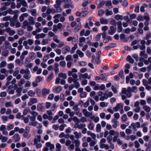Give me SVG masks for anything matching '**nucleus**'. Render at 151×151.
<instances>
[{"label": "nucleus", "instance_id": "f257e3e1", "mask_svg": "<svg viewBox=\"0 0 151 151\" xmlns=\"http://www.w3.org/2000/svg\"><path fill=\"white\" fill-rule=\"evenodd\" d=\"M20 72L21 74H24L23 77L26 80H29L31 77L30 72L28 68L25 69H21L20 70Z\"/></svg>", "mask_w": 151, "mask_h": 151}, {"label": "nucleus", "instance_id": "f03ea898", "mask_svg": "<svg viewBox=\"0 0 151 151\" xmlns=\"http://www.w3.org/2000/svg\"><path fill=\"white\" fill-rule=\"evenodd\" d=\"M13 77L12 75L9 76L6 78L7 82L6 83V86H9L10 83L12 85H15L14 87H17V85L15 84L16 82V78H14L13 79L12 81L10 82V81L12 79Z\"/></svg>", "mask_w": 151, "mask_h": 151}, {"label": "nucleus", "instance_id": "7ed1b4c3", "mask_svg": "<svg viewBox=\"0 0 151 151\" xmlns=\"http://www.w3.org/2000/svg\"><path fill=\"white\" fill-rule=\"evenodd\" d=\"M131 92H132V88L130 87H128L127 90L125 88H122V93L126 94L127 97L130 98L132 96V94L130 93Z\"/></svg>", "mask_w": 151, "mask_h": 151}, {"label": "nucleus", "instance_id": "20e7f679", "mask_svg": "<svg viewBox=\"0 0 151 151\" xmlns=\"http://www.w3.org/2000/svg\"><path fill=\"white\" fill-rule=\"evenodd\" d=\"M87 129L86 128H84L82 130V132L83 134H85L87 133L88 135L91 136L92 138L94 140L96 139V135L95 134L92 133L90 131H88L87 132Z\"/></svg>", "mask_w": 151, "mask_h": 151}, {"label": "nucleus", "instance_id": "39448f33", "mask_svg": "<svg viewBox=\"0 0 151 151\" xmlns=\"http://www.w3.org/2000/svg\"><path fill=\"white\" fill-rule=\"evenodd\" d=\"M34 43V40L32 39H29L25 41L23 43V45L25 46L26 49H28L29 48V46H31Z\"/></svg>", "mask_w": 151, "mask_h": 151}, {"label": "nucleus", "instance_id": "423d86ee", "mask_svg": "<svg viewBox=\"0 0 151 151\" xmlns=\"http://www.w3.org/2000/svg\"><path fill=\"white\" fill-rule=\"evenodd\" d=\"M82 112L83 114L86 117H89L91 118V117L93 115L92 112H89L86 109H83Z\"/></svg>", "mask_w": 151, "mask_h": 151}, {"label": "nucleus", "instance_id": "0eeeda50", "mask_svg": "<svg viewBox=\"0 0 151 151\" xmlns=\"http://www.w3.org/2000/svg\"><path fill=\"white\" fill-rule=\"evenodd\" d=\"M5 31L7 32L10 36H12L15 34V31L13 30H12L10 27L6 28Z\"/></svg>", "mask_w": 151, "mask_h": 151}, {"label": "nucleus", "instance_id": "6e6552de", "mask_svg": "<svg viewBox=\"0 0 151 151\" xmlns=\"http://www.w3.org/2000/svg\"><path fill=\"white\" fill-rule=\"evenodd\" d=\"M148 125L147 122H145L141 125V127L143 128L142 131L146 133L148 131V127H147Z\"/></svg>", "mask_w": 151, "mask_h": 151}, {"label": "nucleus", "instance_id": "1a4fd4ad", "mask_svg": "<svg viewBox=\"0 0 151 151\" xmlns=\"http://www.w3.org/2000/svg\"><path fill=\"white\" fill-rule=\"evenodd\" d=\"M38 102L37 99L36 98H32L30 99V101L28 103L29 106H32L34 104L37 103Z\"/></svg>", "mask_w": 151, "mask_h": 151}, {"label": "nucleus", "instance_id": "9d476101", "mask_svg": "<svg viewBox=\"0 0 151 151\" xmlns=\"http://www.w3.org/2000/svg\"><path fill=\"white\" fill-rule=\"evenodd\" d=\"M123 105L121 103L117 104L115 107L113 108V110L115 111H117L119 109H123Z\"/></svg>", "mask_w": 151, "mask_h": 151}, {"label": "nucleus", "instance_id": "9b49d317", "mask_svg": "<svg viewBox=\"0 0 151 151\" xmlns=\"http://www.w3.org/2000/svg\"><path fill=\"white\" fill-rule=\"evenodd\" d=\"M78 123H76L74 124V127L75 128H78L79 129H82L84 127H85L86 125L85 124H79Z\"/></svg>", "mask_w": 151, "mask_h": 151}, {"label": "nucleus", "instance_id": "f8f14e48", "mask_svg": "<svg viewBox=\"0 0 151 151\" xmlns=\"http://www.w3.org/2000/svg\"><path fill=\"white\" fill-rule=\"evenodd\" d=\"M50 90L45 88H43L42 91V95L43 96H45L46 95L48 94L50 92Z\"/></svg>", "mask_w": 151, "mask_h": 151}, {"label": "nucleus", "instance_id": "ddd939ff", "mask_svg": "<svg viewBox=\"0 0 151 151\" xmlns=\"http://www.w3.org/2000/svg\"><path fill=\"white\" fill-rule=\"evenodd\" d=\"M2 47H4L5 49L7 50L9 48L11 47L10 45V43L8 41H5L4 43L2 45Z\"/></svg>", "mask_w": 151, "mask_h": 151}, {"label": "nucleus", "instance_id": "4468645a", "mask_svg": "<svg viewBox=\"0 0 151 151\" xmlns=\"http://www.w3.org/2000/svg\"><path fill=\"white\" fill-rule=\"evenodd\" d=\"M65 3V5L64 7L65 8H68L70 7V6L71 4V0H63Z\"/></svg>", "mask_w": 151, "mask_h": 151}, {"label": "nucleus", "instance_id": "2eb2a0df", "mask_svg": "<svg viewBox=\"0 0 151 151\" xmlns=\"http://www.w3.org/2000/svg\"><path fill=\"white\" fill-rule=\"evenodd\" d=\"M46 147H49L50 150H53L55 148V145L54 144H52L50 142H48L45 144Z\"/></svg>", "mask_w": 151, "mask_h": 151}, {"label": "nucleus", "instance_id": "dca6fc26", "mask_svg": "<svg viewBox=\"0 0 151 151\" xmlns=\"http://www.w3.org/2000/svg\"><path fill=\"white\" fill-rule=\"evenodd\" d=\"M117 32H120L122 31V23L121 21H119L117 22Z\"/></svg>", "mask_w": 151, "mask_h": 151}, {"label": "nucleus", "instance_id": "f3484780", "mask_svg": "<svg viewBox=\"0 0 151 151\" xmlns=\"http://www.w3.org/2000/svg\"><path fill=\"white\" fill-rule=\"evenodd\" d=\"M79 78L81 79V78H88V79H90L91 78V76H88V74L87 73H86L83 74H81L79 76Z\"/></svg>", "mask_w": 151, "mask_h": 151}, {"label": "nucleus", "instance_id": "a211bd4d", "mask_svg": "<svg viewBox=\"0 0 151 151\" xmlns=\"http://www.w3.org/2000/svg\"><path fill=\"white\" fill-rule=\"evenodd\" d=\"M41 135L39 134L37 135L34 139V143L35 144H37V143L40 142L41 140Z\"/></svg>", "mask_w": 151, "mask_h": 151}, {"label": "nucleus", "instance_id": "6ab92c4d", "mask_svg": "<svg viewBox=\"0 0 151 151\" xmlns=\"http://www.w3.org/2000/svg\"><path fill=\"white\" fill-rule=\"evenodd\" d=\"M131 125L133 127L134 129H135L136 127L139 128L140 127V123L139 122H137L136 123H132Z\"/></svg>", "mask_w": 151, "mask_h": 151}, {"label": "nucleus", "instance_id": "aec40b11", "mask_svg": "<svg viewBox=\"0 0 151 151\" xmlns=\"http://www.w3.org/2000/svg\"><path fill=\"white\" fill-rule=\"evenodd\" d=\"M46 34L43 33L38 34L35 36V38L36 39H39L40 38L43 39L46 37Z\"/></svg>", "mask_w": 151, "mask_h": 151}, {"label": "nucleus", "instance_id": "412c9836", "mask_svg": "<svg viewBox=\"0 0 151 151\" xmlns=\"http://www.w3.org/2000/svg\"><path fill=\"white\" fill-rule=\"evenodd\" d=\"M110 29L109 31V33L111 35H113L116 31V28H114L112 26H111L110 27Z\"/></svg>", "mask_w": 151, "mask_h": 151}, {"label": "nucleus", "instance_id": "4be33fe9", "mask_svg": "<svg viewBox=\"0 0 151 151\" xmlns=\"http://www.w3.org/2000/svg\"><path fill=\"white\" fill-rule=\"evenodd\" d=\"M7 14H18V12L17 10L13 11L11 8H9L6 10Z\"/></svg>", "mask_w": 151, "mask_h": 151}, {"label": "nucleus", "instance_id": "5701e85b", "mask_svg": "<svg viewBox=\"0 0 151 151\" xmlns=\"http://www.w3.org/2000/svg\"><path fill=\"white\" fill-rule=\"evenodd\" d=\"M111 122L114 124L112 125V127L114 128H116L119 125L118 123L117 120L114 119L112 120Z\"/></svg>", "mask_w": 151, "mask_h": 151}, {"label": "nucleus", "instance_id": "b1692460", "mask_svg": "<svg viewBox=\"0 0 151 151\" xmlns=\"http://www.w3.org/2000/svg\"><path fill=\"white\" fill-rule=\"evenodd\" d=\"M0 72L1 73L4 74L6 76H7L9 75L8 71L4 68L0 69Z\"/></svg>", "mask_w": 151, "mask_h": 151}, {"label": "nucleus", "instance_id": "393cba45", "mask_svg": "<svg viewBox=\"0 0 151 151\" xmlns=\"http://www.w3.org/2000/svg\"><path fill=\"white\" fill-rule=\"evenodd\" d=\"M13 137L15 142L19 141L21 139L20 136L18 134H15L13 136Z\"/></svg>", "mask_w": 151, "mask_h": 151}, {"label": "nucleus", "instance_id": "a878e982", "mask_svg": "<svg viewBox=\"0 0 151 151\" xmlns=\"http://www.w3.org/2000/svg\"><path fill=\"white\" fill-rule=\"evenodd\" d=\"M70 50V47L68 46H66L63 48L62 51L64 54H66L67 52H69Z\"/></svg>", "mask_w": 151, "mask_h": 151}, {"label": "nucleus", "instance_id": "bb28decb", "mask_svg": "<svg viewBox=\"0 0 151 151\" xmlns=\"http://www.w3.org/2000/svg\"><path fill=\"white\" fill-rule=\"evenodd\" d=\"M84 9L85 11H83L81 12V17H83L86 16L88 13L87 11V8L85 7Z\"/></svg>", "mask_w": 151, "mask_h": 151}, {"label": "nucleus", "instance_id": "cd10ccee", "mask_svg": "<svg viewBox=\"0 0 151 151\" xmlns=\"http://www.w3.org/2000/svg\"><path fill=\"white\" fill-rule=\"evenodd\" d=\"M15 63L17 64L19 66H22L24 64V60H21L18 59L15 61Z\"/></svg>", "mask_w": 151, "mask_h": 151}, {"label": "nucleus", "instance_id": "c85d7f7f", "mask_svg": "<svg viewBox=\"0 0 151 151\" xmlns=\"http://www.w3.org/2000/svg\"><path fill=\"white\" fill-rule=\"evenodd\" d=\"M109 134L112 136H116L118 134H119V133L117 131H115L113 130H111L109 131Z\"/></svg>", "mask_w": 151, "mask_h": 151}, {"label": "nucleus", "instance_id": "c756f323", "mask_svg": "<svg viewBox=\"0 0 151 151\" xmlns=\"http://www.w3.org/2000/svg\"><path fill=\"white\" fill-rule=\"evenodd\" d=\"M100 22L101 24H106L108 23V21L106 19L101 17L100 19Z\"/></svg>", "mask_w": 151, "mask_h": 151}, {"label": "nucleus", "instance_id": "7c9ffc66", "mask_svg": "<svg viewBox=\"0 0 151 151\" xmlns=\"http://www.w3.org/2000/svg\"><path fill=\"white\" fill-rule=\"evenodd\" d=\"M58 76L59 77L62 78L64 79H66L67 78V75L65 73H60L58 74Z\"/></svg>", "mask_w": 151, "mask_h": 151}, {"label": "nucleus", "instance_id": "2f4dec72", "mask_svg": "<svg viewBox=\"0 0 151 151\" xmlns=\"http://www.w3.org/2000/svg\"><path fill=\"white\" fill-rule=\"evenodd\" d=\"M126 60L131 64H133L134 63V59L132 58L131 56L130 55H128L127 56Z\"/></svg>", "mask_w": 151, "mask_h": 151}, {"label": "nucleus", "instance_id": "473e14b6", "mask_svg": "<svg viewBox=\"0 0 151 151\" xmlns=\"http://www.w3.org/2000/svg\"><path fill=\"white\" fill-rule=\"evenodd\" d=\"M56 151H61L62 146L59 143H58L56 144Z\"/></svg>", "mask_w": 151, "mask_h": 151}, {"label": "nucleus", "instance_id": "72a5a7b5", "mask_svg": "<svg viewBox=\"0 0 151 151\" xmlns=\"http://www.w3.org/2000/svg\"><path fill=\"white\" fill-rule=\"evenodd\" d=\"M7 65V62L5 61H2L0 63V68L5 67Z\"/></svg>", "mask_w": 151, "mask_h": 151}, {"label": "nucleus", "instance_id": "f704fd0d", "mask_svg": "<svg viewBox=\"0 0 151 151\" xmlns=\"http://www.w3.org/2000/svg\"><path fill=\"white\" fill-rule=\"evenodd\" d=\"M44 107L42 106V104H39L37 106V110L38 111H42L44 109Z\"/></svg>", "mask_w": 151, "mask_h": 151}, {"label": "nucleus", "instance_id": "c9c22d12", "mask_svg": "<svg viewBox=\"0 0 151 151\" xmlns=\"http://www.w3.org/2000/svg\"><path fill=\"white\" fill-rule=\"evenodd\" d=\"M100 146L101 148H105L106 150H108L110 148V147L108 145L104 143L101 144L100 145Z\"/></svg>", "mask_w": 151, "mask_h": 151}, {"label": "nucleus", "instance_id": "e433bc0d", "mask_svg": "<svg viewBox=\"0 0 151 151\" xmlns=\"http://www.w3.org/2000/svg\"><path fill=\"white\" fill-rule=\"evenodd\" d=\"M27 94L28 96L33 97L35 96V93L33 91L31 90L28 91Z\"/></svg>", "mask_w": 151, "mask_h": 151}, {"label": "nucleus", "instance_id": "4c0bfd02", "mask_svg": "<svg viewBox=\"0 0 151 151\" xmlns=\"http://www.w3.org/2000/svg\"><path fill=\"white\" fill-rule=\"evenodd\" d=\"M20 69V68L19 67L17 68H15V70L14 72L13 73V76L14 77H15L17 75L19 74V70Z\"/></svg>", "mask_w": 151, "mask_h": 151}, {"label": "nucleus", "instance_id": "58836bf2", "mask_svg": "<svg viewBox=\"0 0 151 151\" xmlns=\"http://www.w3.org/2000/svg\"><path fill=\"white\" fill-rule=\"evenodd\" d=\"M91 0H86L85 1L83 4L82 6L84 7H86V6L88 4L91 3Z\"/></svg>", "mask_w": 151, "mask_h": 151}, {"label": "nucleus", "instance_id": "ea45409f", "mask_svg": "<svg viewBox=\"0 0 151 151\" xmlns=\"http://www.w3.org/2000/svg\"><path fill=\"white\" fill-rule=\"evenodd\" d=\"M115 18L117 20H122L123 19V15L117 14L115 16Z\"/></svg>", "mask_w": 151, "mask_h": 151}, {"label": "nucleus", "instance_id": "a19ab883", "mask_svg": "<svg viewBox=\"0 0 151 151\" xmlns=\"http://www.w3.org/2000/svg\"><path fill=\"white\" fill-rule=\"evenodd\" d=\"M74 134L75 135L76 138L77 139H78L79 137H81L82 135L81 132L78 133L76 131L74 132Z\"/></svg>", "mask_w": 151, "mask_h": 151}, {"label": "nucleus", "instance_id": "79ce46f5", "mask_svg": "<svg viewBox=\"0 0 151 151\" xmlns=\"http://www.w3.org/2000/svg\"><path fill=\"white\" fill-rule=\"evenodd\" d=\"M75 113L79 117H81L82 116V114L80 112V109L79 108L76 110V111H75Z\"/></svg>", "mask_w": 151, "mask_h": 151}, {"label": "nucleus", "instance_id": "37998d69", "mask_svg": "<svg viewBox=\"0 0 151 151\" xmlns=\"http://www.w3.org/2000/svg\"><path fill=\"white\" fill-rule=\"evenodd\" d=\"M101 127L99 124H98L96 125V131L97 132L99 133L101 131Z\"/></svg>", "mask_w": 151, "mask_h": 151}, {"label": "nucleus", "instance_id": "c03bdc74", "mask_svg": "<svg viewBox=\"0 0 151 151\" xmlns=\"http://www.w3.org/2000/svg\"><path fill=\"white\" fill-rule=\"evenodd\" d=\"M25 82L24 79L22 78L19 81L18 83V85L19 86H21L22 85L24 84Z\"/></svg>", "mask_w": 151, "mask_h": 151}, {"label": "nucleus", "instance_id": "a18cd8bd", "mask_svg": "<svg viewBox=\"0 0 151 151\" xmlns=\"http://www.w3.org/2000/svg\"><path fill=\"white\" fill-rule=\"evenodd\" d=\"M143 109L146 111L147 112H149L151 110L150 107L149 106H148L147 105H145L143 106Z\"/></svg>", "mask_w": 151, "mask_h": 151}, {"label": "nucleus", "instance_id": "49530a36", "mask_svg": "<svg viewBox=\"0 0 151 151\" xmlns=\"http://www.w3.org/2000/svg\"><path fill=\"white\" fill-rule=\"evenodd\" d=\"M9 52L8 50H5L3 51L1 53L2 56L7 57L9 55Z\"/></svg>", "mask_w": 151, "mask_h": 151}, {"label": "nucleus", "instance_id": "de8ad7c7", "mask_svg": "<svg viewBox=\"0 0 151 151\" xmlns=\"http://www.w3.org/2000/svg\"><path fill=\"white\" fill-rule=\"evenodd\" d=\"M91 119L93 120L95 123H97L99 120V117L97 116L95 117L94 116H93V115L91 117Z\"/></svg>", "mask_w": 151, "mask_h": 151}, {"label": "nucleus", "instance_id": "09e8293b", "mask_svg": "<svg viewBox=\"0 0 151 151\" xmlns=\"http://www.w3.org/2000/svg\"><path fill=\"white\" fill-rule=\"evenodd\" d=\"M87 93L86 92H83L80 93V96L82 98H84L86 97Z\"/></svg>", "mask_w": 151, "mask_h": 151}, {"label": "nucleus", "instance_id": "8fccbe9b", "mask_svg": "<svg viewBox=\"0 0 151 151\" xmlns=\"http://www.w3.org/2000/svg\"><path fill=\"white\" fill-rule=\"evenodd\" d=\"M94 125L93 123L90 122L88 125V127L90 130H93L94 128Z\"/></svg>", "mask_w": 151, "mask_h": 151}, {"label": "nucleus", "instance_id": "3c124183", "mask_svg": "<svg viewBox=\"0 0 151 151\" xmlns=\"http://www.w3.org/2000/svg\"><path fill=\"white\" fill-rule=\"evenodd\" d=\"M18 14H15L14 15L13 18H11L10 19V22H13L15 20H16L18 18Z\"/></svg>", "mask_w": 151, "mask_h": 151}, {"label": "nucleus", "instance_id": "603ef678", "mask_svg": "<svg viewBox=\"0 0 151 151\" xmlns=\"http://www.w3.org/2000/svg\"><path fill=\"white\" fill-rule=\"evenodd\" d=\"M56 4L54 5V6H60L62 2L60 0H57L55 2Z\"/></svg>", "mask_w": 151, "mask_h": 151}, {"label": "nucleus", "instance_id": "864d4df0", "mask_svg": "<svg viewBox=\"0 0 151 151\" xmlns=\"http://www.w3.org/2000/svg\"><path fill=\"white\" fill-rule=\"evenodd\" d=\"M89 100H88L86 102L84 103L83 104L81 105L84 108H86L88 107L89 105Z\"/></svg>", "mask_w": 151, "mask_h": 151}, {"label": "nucleus", "instance_id": "5fc2aeb1", "mask_svg": "<svg viewBox=\"0 0 151 151\" xmlns=\"http://www.w3.org/2000/svg\"><path fill=\"white\" fill-rule=\"evenodd\" d=\"M77 54L79 55L81 58H82L83 57L84 55V53L80 50H77L76 51Z\"/></svg>", "mask_w": 151, "mask_h": 151}, {"label": "nucleus", "instance_id": "6e6d98bb", "mask_svg": "<svg viewBox=\"0 0 151 151\" xmlns=\"http://www.w3.org/2000/svg\"><path fill=\"white\" fill-rule=\"evenodd\" d=\"M23 137L25 138H29L31 136V135L29 134V132H25L23 134Z\"/></svg>", "mask_w": 151, "mask_h": 151}, {"label": "nucleus", "instance_id": "4d7b16f0", "mask_svg": "<svg viewBox=\"0 0 151 151\" xmlns=\"http://www.w3.org/2000/svg\"><path fill=\"white\" fill-rule=\"evenodd\" d=\"M81 24H79L74 29V30L76 32H78L81 29Z\"/></svg>", "mask_w": 151, "mask_h": 151}, {"label": "nucleus", "instance_id": "13d9d810", "mask_svg": "<svg viewBox=\"0 0 151 151\" xmlns=\"http://www.w3.org/2000/svg\"><path fill=\"white\" fill-rule=\"evenodd\" d=\"M22 91V89L21 88H18L16 90L17 92V95L18 96H21V93Z\"/></svg>", "mask_w": 151, "mask_h": 151}, {"label": "nucleus", "instance_id": "bf43d9fd", "mask_svg": "<svg viewBox=\"0 0 151 151\" xmlns=\"http://www.w3.org/2000/svg\"><path fill=\"white\" fill-rule=\"evenodd\" d=\"M1 119L4 123H5L8 120V118L7 116H2L1 117Z\"/></svg>", "mask_w": 151, "mask_h": 151}, {"label": "nucleus", "instance_id": "052dcab7", "mask_svg": "<svg viewBox=\"0 0 151 151\" xmlns=\"http://www.w3.org/2000/svg\"><path fill=\"white\" fill-rule=\"evenodd\" d=\"M28 22L27 20H25L23 22V26H22V28L24 29H25L26 27L28 26Z\"/></svg>", "mask_w": 151, "mask_h": 151}, {"label": "nucleus", "instance_id": "680f3d73", "mask_svg": "<svg viewBox=\"0 0 151 151\" xmlns=\"http://www.w3.org/2000/svg\"><path fill=\"white\" fill-rule=\"evenodd\" d=\"M55 9L56 12H60L62 11V9L60 6L54 7Z\"/></svg>", "mask_w": 151, "mask_h": 151}, {"label": "nucleus", "instance_id": "e2e57ef3", "mask_svg": "<svg viewBox=\"0 0 151 151\" xmlns=\"http://www.w3.org/2000/svg\"><path fill=\"white\" fill-rule=\"evenodd\" d=\"M62 90V88L61 86H59L56 87L55 91L56 92L59 93Z\"/></svg>", "mask_w": 151, "mask_h": 151}, {"label": "nucleus", "instance_id": "0e129e2a", "mask_svg": "<svg viewBox=\"0 0 151 151\" xmlns=\"http://www.w3.org/2000/svg\"><path fill=\"white\" fill-rule=\"evenodd\" d=\"M108 105L107 103H105L104 102H102L100 103V106L102 108L107 106Z\"/></svg>", "mask_w": 151, "mask_h": 151}, {"label": "nucleus", "instance_id": "69168bd1", "mask_svg": "<svg viewBox=\"0 0 151 151\" xmlns=\"http://www.w3.org/2000/svg\"><path fill=\"white\" fill-rule=\"evenodd\" d=\"M32 15L33 16H36L37 15L36 9H32L31 10Z\"/></svg>", "mask_w": 151, "mask_h": 151}, {"label": "nucleus", "instance_id": "338daca9", "mask_svg": "<svg viewBox=\"0 0 151 151\" xmlns=\"http://www.w3.org/2000/svg\"><path fill=\"white\" fill-rule=\"evenodd\" d=\"M113 14V12L112 11H109L108 9L106 10V14L107 16L111 15Z\"/></svg>", "mask_w": 151, "mask_h": 151}, {"label": "nucleus", "instance_id": "774afa93", "mask_svg": "<svg viewBox=\"0 0 151 151\" xmlns=\"http://www.w3.org/2000/svg\"><path fill=\"white\" fill-rule=\"evenodd\" d=\"M119 76L122 79L124 78V72L123 70H121L119 74Z\"/></svg>", "mask_w": 151, "mask_h": 151}]
</instances>
